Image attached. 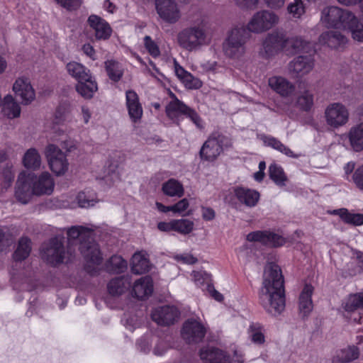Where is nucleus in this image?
Listing matches in <instances>:
<instances>
[{"mask_svg":"<svg viewBox=\"0 0 363 363\" xmlns=\"http://www.w3.org/2000/svg\"><path fill=\"white\" fill-rule=\"evenodd\" d=\"M284 282L280 267L274 263H268L264 268L259 300L265 311L272 315H279L285 308Z\"/></svg>","mask_w":363,"mask_h":363,"instance_id":"f257e3e1","label":"nucleus"},{"mask_svg":"<svg viewBox=\"0 0 363 363\" xmlns=\"http://www.w3.org/2000/svg\"><path fill=\"white\" fill-rule=\"evenodd\" d=\"M179 45L189 51H197L211 43V34L204 18L197 20L194 24L184 28L177 34Z\"/></svg>","mask_w":363,"mask_h":363,"instance_id":"f03ea898","label":"nucleus"},{"mask_svg":"<svg viewBox=\"0 0 363 363\" xmlns=\"http://www.w3.org/2000/svg\"><path fill=\"white\" fill-rule=\"evenodd\" d=\"M250 38V33L245 27L232 29L223 43L225 55L233 59L242 57L246 52V43Z\"/></svg>","mask_w":363,"mask_h":363,"instance_id":"7ed1b4c3","label":"nucleus"},{"mask_svg":"<svg viewBox=\"0 0 363 363\" xmlns=\"http://www.w3.org/2000/svg\"><path fill=\"white\" fill-rule=\"evenodd\" d=\"M232 146L231 139L219 132L212 133L202 145L200 157L208 162L216 160L225 148Z\"/></svg>","mask_w":363,"mask_h":363,"instance_id":"20e7f679","label":"nucleus"},{"mask_svg":"<svg viewBox=\"0 0 363 363\" xmlns=\"http://www.w3.org/2000/svg\"><path fill=\"white\" fill-rule=\"evenodd\" d=\"M172 101L166 106L167 117L177 124L179 123L180 118L184 116L189 118L197 128H203V121L196 111L179 100L174 94L172 95Z\"/></svg>","mask_w":363,"mask_h":363,"instance_id":"39448f33","label":"nucleus"},{"mask_svg":"<svg viewBox=\"0 0 363 363\" xmlns=\"http://www.w3.org/2000/svg\"><path fill=\"white\" fill-rule=\"evenodd\" d=\"M279 23V16L269 10H261L254 13L246 27L249 33L260 34L269 30Z\"/></svg>","mask_w":363,"mask_h":363,"instance_id":"423d86ee","label":"nucleus"},{"mask_svg":"<svg viewBox=\"0 0 363 363\" xmlns=\"http://www.w3.org/2000/svg\"><path fill=\"white\" fill-rule=\"evenodd\" d=\"M354 19V14L337 6H328L323 9L321 21L328 27L346 29L349 21Z\"/></svg>","mask_w":363,"mask_h":363,"instance_id":"0eeeda50","label":"nucleus"},{"mask_svg":"<svg viewBox=\"0 0 363 363\" xmlns=\"http://www.w3.org/2000/svg\"><path fill=\"white\" fill-rule=\"evenodd\" d=\"M286 35L283 31L275 30L269 33L262 40L259 51V55L269 58L285 50Z\"/></svg>","mask_w":363,"mask_h":363,"instance_id":"6e6552de","label":"nucleus"},{"mask_svg":"<svg viewBox=\"0 0 363 363\" xmlns=\"http://www.w3.org/2000/svg\"><path fill=\"white\" fill-rule=\"evenodd\" d=\"M79 250L86 262V269L89 272L91 273L95 267L101 264L103 257L99 245L91 236L87 240L81 242Z\"/></svg>","mask_w":363,"mask_h":363,"instance_id":"1a4fd4ad","label":"nucleus"},{"mask_svg":"<svg viewBox=\"0 0 363 363\" xmlns=\"http://www.w3.org/2000/svg\"><path fill=\"white\" fill-rule=\"evenodd\" d=\"M325 122L328 126L336 129L345 125L349 120V111L341 103H332L325 110Z\"/></svg>","mask_w":363,"mask_h":363,"instance_id":"9d476101","label":"nucleus"},{"mask_svg":"<svg viewBox=\"0 0 363 363\" xmlns=\"http://www.w3.org/2000/svg\"><path fill=\"white\" fill-rule=\"evenodd\" d=\"M66 254L62 239L59 238L51 239L42 249V257L52 265L63 262Z\"/></svg>","mask_w":363,"mask_h":363,"instance_id":"9b49d317","label":"nucleus"},{"mask_svg":"<svg viewBox=\"0 0 363 363\" xmlns=\"http://www.w3.org/2000/svg\"><path fill=\"white\" fill-rule=\"evenodd\" d=\"M206 329L203 324L194 318L186 320L182 325L181 336L189 344H196L205 337Z\"/></svg>","mask_w":363,"mask_h":363,"instance_id":"f8f14e48","label":"nucleus"},{"mask_svg":"<svg viewBox=\"0 0 363 363\" xmlns=\"http://www.w3.org/2000/svg\"><path fill=\"white\" fill-rule=\"evenodd\" d=\"M33 180V174L21 172L18 175L15 188V198L22 204H27L35 195Z\"/></svg>","mask_w":363,"mask_h":363,"instance_id":"ddd939ff","label":"nucleus"},{"mask_svg":"<svg viewBox=\"0 0 363 363\" xmlns=\"http://www.w3.org/2000/svg\"><path fill=\"white\" fill-rule=\"evenodd\" d=\"M46 154L51 170L57 175L61 176L68 170L69 163L66 155L55 145H49Z\"/></svg>","mask_w":363,"mask_h":363,"instance_id":"4468645a","label":"nucleus"},{"mask_svg":"<svg viewBox=\"0 0 363 363\" xmlns=\"http://www.w3.org/2000/svg\"><path fill=\"white\" fill-rule=\"evenodd\" d=\"M159 16L168 23H175L181 18V11L175 0H155Z\"/></svg>","mask_w":363,"mask_h":363,"instance_id":"2eb2a0df","label":"nucleus"},{"mask_svg":"<svg viewBox=\"0 0 363 363\" xmlns=\"http://www.w3.org/2000/svg\"><path fill=\"white\" fill-rule=\"evenodd\" d=\"M247 240L250 242H257L270 247H280L285 243V239L281 235L269 230H257L250 233L247 235Z\"/></svg>","mask_w":363,"mask_h":363,"instance_id":"dca6fc26","label":"nucleus"},{"mask_svg":"<svg viewBox=\"0 0 363 363\" xmlns=\"http://www.w3.org/2000/svg\"><path fill=\"white\" fill-rule=\"evenodd\" d=\"M314 67V59L311 55H299L288 65L289 73L294 77H302L309 74Z\"/></svg>","mask_w":363,"mask_h":363,"instance_id":"f3484780","label":"nucleus"},{"mask_svg":"<svg viewBox=\"0 0 363 363\" xmlns=\"http://www.w3.org/2000/svg\"><path fill=\"white\" fill-rule=\"evenodd\" d=\"M152 319L160 325L168 326L174 324L179 317V311L174 306H164L156 308L152 312Z\"/></svg>","mask_w":363,"mask_h":363,"instance_id":"a211bd4d","label":"nucleus"},{"mask_svg":"<svg viewBox=\"0 0 363 363\" xmlns=\"http://www.w3.org/2000/svg\"><path fill=\"white\" fill-rule=\"evenodd\" d=\"M13 90L16 97L21 99V104L28 105L35 97L34 89L28 78L21 77L16 80L13 86Z\"/></svg>","mask_w":363,"mask_h":363,"instance_id":"6ab92c4d","label":"nucleus"},{"mask_svg":"<svg viewBox=\"0 0 363 363\" xmlns=\"http://www.w3.org/2000/svg\"><path fill=\"white\" fill-rule=\"evenodd\" d=\"M32 185L35 195H50L54 191L55 181L50 173L45 172L38 177L33 174Z\"/></svg>","mask_w":363,"mask_h":363,"instance_id":"aec40b11","label":"nucleus"},{"mask_svg":"<svg viewBox=\"0 0 363 363\" xmlns=\"http://www.w3.org/2000/svg\"><path fill=\"white\" fill-rule=\"evenodd\" d=\"M89 26L94 30L98 40H106L111 36L112 30L109 24L96 15H91L88 18Z\"/></svg>","mask_w":363,"mask_h":363,"instance_id":"412c9836","label":"nucleus"},{"mask_svg":"<svg viewBox=\"0 0 363 363\" xmlns=\"http://www.w3.org/2000/svg\"><path fill=\"white\" fill-rule=\"evenodd\" d=\"M126 106L128 115L134 123L139 121L143 116V108L135 91L128 90L125 92Z\"/></svg>","mask_w":363,"mask_h":363,"instance_id":"4be33fe9","label":"nucleus"},{"mask_svg":"<svg viewBox=\"0 0 363 363\" xmlns=\"http://www.w3.org/2000/svg\"><path fill=\"white\" fill-rule=\"evenodd\" d=\"M131 284L129 275H123L111 279L107 284L108 294L112 296H120L127 292Z\"/></svg>","mask_w":363,"mask_h":363,"instance_id":"5701e85b","label":"nucleus"},{"mask_svg":"<svg viewBox=\"0 0 363 363\" xmlns=\"http://www.w3.org/2000/svg\"><path fill=\"white\" fill-rule=\"evenodd\" d=\"M153 291V284L150 277H143L136 280L132 288V295L138 299L148 298Z\"/></svg>","mask_w":363,"mask_h":363,"instance_id":"b1692460","label":"nucleus"},{"mask_svg":"<svg viewBox=\"0 0 363 363\" xmlns=\"http://www.w3.org/2000/svg\"><path fill=\"white\" fill-rule=\"evenodd\" d=\"M268 84L274 91L282 96H289L295 90L294 85L282 77L274 76L269 79Z\"/></svg>","mask_w":363,"mask_h":363,"instance_id":"393cba45","label":"nucleus"},{"mask_svg":"<svg viewBox=\"0 0 363 363\" xmlns=\"http://www.w3.org/2000/svg\"><path fill=\"white\" fill-rule=\"evenodd\" d=\"M233 191L237 199L247 207H254L259 201V194L255 190L243 187H235Z\"/></svg>","mask_w":363,"mask_h":363,"instance_id":"a878e982","label":"nucleus"},{"mask_svg":"<svg viewBox=\"0 0 363 363\" xmlns=\"http://www.w3.org/2000/svg\"><path fill=\"white\" fill-rule=\"evenodd\" d=\"M177 77L182 82L184 86L189 89H197L201 87L202 82L194 77L190 72L186 71L177 62L174 63Z\"/></svg>","mask_w":363,"mask_h":363,"instance_id":"bb28decb","label":"nucleus"},{"mask_svg":"<svg viewBox=\"0 0 363 363\" xmlns=\"http://www.w3.org/2000/svg\"><path fill=\"white\" fill-rule=\"evenodd\" d=\"M200 357L205 363H230L228 357L221 350L213 347L201 349Z\"/></svg>","mask_w":363,"mask_h":363,"instance_id":"cd10ccee","label":"nucleus"},{"mask_svg":"<svg viewBox=\"0 0 363 363\" xmlns=\"http://www.w3.org/2000/svg\"><path fill=\"white\" fill-rule=\"evenodd\" d=\"M313 291V287L306 284L300 294L298 308L300 314L303 317L307 316L313 310V306L311 299Z\"/></svg>","mask_w":363,"mask_h":363,"instance_id":"c85d7f7f","label":"nucleus"},{"mask_svg":"<svg viewBox=\"0 0 363 363\" xmlns=\"http://www.w3.org/2000/svg\"><path fill=\"white\" fill-rule=\"evenodd\" d=\"M75 87L77 93L86 99H91L94 93L98 90L97 84L91 74L89 79L77 82Z\"/></svg>","mask_w":363,"mask_h":363,"instance_id":"c756f323","label":"nucleus"},{"mask_svg":"<svg viewBox=\"0 0 363 363\" xmlns=\"http://www.w3.org/2000/svg\"><path fill=\"white\" fill-rule=\"evenodd\" d=\"M320 43L332 48H337L347 43V38L338 31L331 30L322 33L319 37Z\"/></svg>","mask_w":363,"mask_h":363,"instance_id":"7c9ffc66","label":"nucleus"},{"mask_svg":"<svg viewBox=\"0 0 363 363\" xmlns=\"http://www.w3.org/2000/svg\"><path fill=\"white\" fill-rule=\"evenodd\" d=\"M311 47L309 41L305 40L301 36L295 35L291 38L286 36L285 50L291 53H297L307 51Z\"/></svg>","mask_w":363,"mask_h":363,"instance_id":"2f4dec72","label":"nucleus"},{"mask_svg":"<svg viewBox=\"0 0 363 363\" xmlns=\"http://www.w3.org/2000/svg\"><path fill=\"white\" fill-rule=\"evenodd\" d=\"M66 69L68 74L74 78L77 82L89 79L91 73L90 70L82 64L72 61L67 64Z\"/></svg>","mask_w":363,"mask_h":363,"instance_id":"473e14b6","label":"nucleus"},{"mask_svg":"<svg viewBox=\"0 0 363 363\" xmlns=\"http://www.w3.org/2000/svg\"><path fill=\"white\" fill-rule=\"evenodd\" d=\"M150 262L145 255L142 252H135L131 259V270L135 274H141L148 272Z\"/></svg>","mask_w":363,"mask_h":363,"instance_id":"72a5a7b5","label":"nucleus"},{"mask_svg":"<svg viewBox=\"0 0 363 363\" xmlns=\"http://www.w3.org/2000/svg\"><path fill=\"white\" fill-rule=\"evenodd\" d=\"M162 192L170 197H182L184 194V186L182 183L175 179H169L162 186Z\"/></svg>","mask_w":363,"mask_h":363,"instance_id":"f704fd0d","label":"nucleus"},{"mask_svg":"<svg viewBox=\"0 0 363 363\" xmlns=\"http://www.w3.org/2000/svg\"><path fill=\"white\" fill-rule=\"evenodd\" d=\"M349 139L354 150L359 152L363 150V123L350 129L349 132Z\"/></svg>","mask_w":363,"mask_h":363,"instance_id":"c9c22d12","label":"nucleus"},{"mask_svg":"<svg viewBox=\"0 0 363 363\" xmlns=\"http://www.w3.org/2000/svg\"><path fill=\"white\" fill-rule=\"evenodd\" d=\"M262 139L266 145L272 147L289 157L297 158L298 157V155L294 154L289 147L286 146L280 140L274 137L264 135Z\"/></svg>","mask_w":363,"mask_h":363,"instance_id":"e433bc0d","label":"nucleus"},{"mask_svg":"<svg viewBox=\"0 0 363 363\" xmlns=\"http://www.w3.org/2000/svg\"><path fill=\"white\" fill-rule=\"evenodd\" d=\"M332 214L340 216L341 219L346 223L352 224L353 225H363L362 213H352L346 208H340L334 210L332 212Z\"/></svg>","mask_w":363,"mask_h":363,"instance_id":"4c0bfd02","label":"nucleus"},{"mask_svg":"<svg viewBox=\"0 0 363 363\" xmlns=\"http://www.w3.org/2000/svg\"><path fill=\"white\" fill-rule=\"evenodd\" d=\"M23 163L26 168L38 169L41 164V157L38 150L35 148L28 149L23 158Z\"/></svg>","mask_w":363,"mask_h":363,"instance_id":"58836bf2","label":"nucleus"},{"mask_svg":"<svg viewBox=\"0 0 363 363\" xmlns=\"http://www.w3.org/2000/svg\"><path fill=\"white\" fill-rule=\"evenodd\" d=\"M92 235V231L83 226H73L67 230V238L69 241L79 240V246L82 241L87 240Z\"/></svg>","mask_w":363,"mask_h":363,"instance_id":"ea45409f","label":"nucleus"},{"mask_svg":"<svg viewBox=\"0 0 363 363\" xmlns=\"http://www.w3.org/2000/svg\"><path fill=\"white\" fill-rule=\"evenodd\" d=\"M3 111L6 116L10 118H17L21 114V107L13 97L7 95L4 99Z\"/></svg>","mask_w":363,"mask_h":363,"instance_id":"a19ab883","label":"nucleus"},{"mask_svg":"<svg viewBox=\"0 0 363 363\" xmlns=\"http://www.w3.org/2000/svg\"><path fill=\"white\" fill-rule=\"evenodd\" d=\"M345 311L353 312L363 308V293L350 295L342 303Z\"/></svg>","mask_w":363,"mask_h":363,"instance_id":"79ce46f5","label":"nucleus"},{"mask_svg":"<svg viewBox=\"0 0 363 363\" xmlns=\"http://www.w3.org/2000/svg\"><path fill=\"white\" fill-rule=\"evenodd\" d=\"M31 241L26 237L21 238L18 241L17 249L13 254L16 261H22L27 258L31 251Z\"/></svg>","mask_w":363,"mask_h":363,"instance_id":"37998d69","label":"nucleus"},{"mask_svg":"<svg viewBox=\"0 0 363 363\" xmlns=\"http://www.w3.org/2000/svg\"><path fill=\"white\" fill-rule=\"evenodd\" d=\"M359 350L355 346H350L340 350L334 358V361L340 363H347L356 359L359 357Z\"/></svg>","mask_w":363,"mask_h":363,"instance_id":"c03bdc74","label":"nucleus"},{"mask_svg":"<svg viewBox=\"0 0 363 363\" xmlns=\"http://www.w3.org/2000/svg\"><path fill=\"white\" fill-rule=\"evenodd\" d=\"M106 270L111 273L119 274L127 269V262L121 256H112L106 264Z\"/></svg>","mask_w":363,"mask_h":363,"instance_id":"a18cd8bd","label":"nucleus"},{"mask_svg":"<svg viewBox=\"0 0 363 363\" xmlns=\"http://www.w3.org/2000/svg\"><path fill=\"white\" fill-rule=\"evenodd\" d=\"M269 175L270 179L278 186H284L287 181V177L285 174L281 167L272 164L269 167Z\"/></svg>","mask_w":363,"mask_h":363,"instance_id":"49530a36","label":"nucleus"},{"mask_svg":"<svg viewBox=\"0 0 363 363\" xmlns=\"http://www.w3.org/2000/svg\"><path fill=\"white\" fill-rule=\"evenodd\" d=\"M346 29L350 30L354 40L363 41V18L359 20L355 16L354 19L349 21Z\"/></svg>","mask_w":363,"mask_h":363,"instance_id":"de8ad7c7","label":"nucleus"},{"mask_svg":"<svg viewBox=\"0 0 363 363\" xmlns=\"http://www.w3.org/2000/svg\"><path fill=\"white\" fill-rule=\"evenodd\" d=\"M106 70L109 78L114 81L118 82L123 76V69L121 65L114 61L108 60L105 62Z\"/></svg>","mask_w":363,"mask_h":363,"instance_id":"09e8293b","label":"nucleus"},{"mask_svg":"<svg viewBox=\"0 0 363 363\" xmlns=\"http://www.w3.org/2000/svg\"><path fill=\"white\" fill-rule=\"evenodd\" d=\"M286 10L294 18H300L306 12L303 0H293L288 4Z\"/></svg>","mask_w":363,"mask_h":363,"instance_id":"8fccbe9b","label":"nucleus"},{"mask_svg":"<svg viewBox=\"0 0 363 363\" xmlns=\"http://www.w3.org/2000/svg\"><path fill=\"white\" fill-rule=\"evenodd\" d=\"M297 106L303 111H309L313 105V95L308 91L301 92L297 98Z\"/></svg>","mask_w":363,"mask_h":363,"instance_id":"3c124183","label":"nucleus"},{"mask_svg":"<svg viewBox=\"0 0 363 363\" xmlns=\"http://www.w3.org/2000/svg\"><path fill=\"white\" fill-rule=\"evenodd\" d=\"M194 222L189 219L174 220V231L182 235L189 234L194 229Z\"/></svg>","mask_w":363,"mask_h":363,"instance_id":"603ef678","label":"nucleus"},{"mask_svg":"<svg viewBox=\"0 0 363 363\" xmlns=\"http://www.w3.org/2000/svg\"><path fill=\"white\" fill-rule=\"evenodd\" d=\"M250 335L253 342L261 344L264 341V337L262 333L261 326L259 324H252L250 327Z\"/></svg>","mask_w":363,"mask_h":363,"instance_id":"864d4df0","label":"nucleus"},{"mask_svg":"<svg viewBox=\"0 0 363 363\" xmlns=\"http://www.w3.org/2000/svg\"><path fill=\"white\" fill-rule=\"evenodd\" d=\"M144 44L149 54L153 57H157L160 55L158 45L150 36L146 35L144 38Z\"/></svg>","mask_w":363,"mask_h":363,"instance_id":"5fc2aeb1","label":"nucleus"},{"mask_svg":"<svg viewBox=\"0 0 363 363\" xmlns=\"http://www.w3.org/2000/svg\"><path fill=\"white\" fill-rule=\"evenodd\" d=\"M352 179L357 187L363 191V164L355 169Z\"/></svg>","mask_w":363,"mask_h":363,"instance_id":"6e6d98bb","label":"nucleus"},{"mask_svg":"<svg viewBox=\"0 0 363 363\" xmlns=\"http://www.w3.org/2000/svg\"><path fill=\"white\" fill-rule=\"evenodd\" d=\"M77 200L79 206L82 208H87L94 204V201L89 199L84 192L79 193L77 196Z\"/></svg>","mask_w":363,"mask_h":363,"instance_id":"4d7b16f0","label":"nucleus"},{"mask_svg":"<svg viewBox=\"0 0 363 363\" xmlns=\"http://www.w3.org/2000/svg\"><path fill=\"white\" fill-rule=\"evenodd\" d=\"M12 242L11 235L0 229V250H3L5 247L11 245Z\"/></svg>","mask_w":363,"mask_h":363,"instance_id":"13d9d810","label":"nucleus"},{"mask_svg":"<svg viewBox=\"0 0 363 363\" xmlns=\"http://www.w3.org/2000/svg\"><path fill=\"white\" fill-rule=\"evenodd\" d=\"M61 6L67 10H75L81 4L80 0H55Z\"/></svg>","mask_w":363,"mask_h":363,"instance_id":"bf43d9fd","label":"nucleus"},{"mask_svg":"<svg viewBox=\"0 0 363 363\" xmlns=\"http://www.w3.org/2000/svg\"><path fill=\"white\" fill-rule=\"evenodd\" d=\"M189 206V201L186 199H183L178 201L174 205L171 206L172 211L174 213H183Z\"/></svg>","mask_w":363,"mask_h":363,"instance_id":"052dcab7","label":"nucleus"},{"mask_svg":"<svg viewBox=\"0 0 363 363\" xmlns=\"http://www.w3.org/2000/svg\"><path fill=\"white\" fill-rule=\"evenodd\" d=\"M240 7L248 9H254L257 6L259 0H234Z\"/></svg>","mask_w":363,"mask_h":363,"instance_id":"680f3d73","label":"nucleus"},{"mask_svg":"<svg viewBox=\"0 0 363 363\" xmlns=\"http://www.w3.org/2000/svg\"><path fill=\"white\" fill-rule=\"evenodd\" d=\"M176 260L184 264H193L197 262V258L191 254L177 255L175 256Z\"/></svg>","mask_w":363,"mask_h":363,"instance_id":"e2e57ef3","label":"nucleus"},{"mask_svg":"<svg viewBox=\"0 0 363 363\" xmlns=\"http://www.w3.org/2000/svg\"><path fill=\"white\" fill-rule=\"evenodd\" d=\"M266 6L271 9H279L282 8L286 0H263Z\"/></svg>","mask_w":363,"mask_h":363,"instance_id":"0e129e2a","label":"nucleus"},{"mask_svg":"<svg viewBox=\"0 0 363 363\" xmlns=\"http://www.w3.org/2000/svg\"><path fill=\"white\" fill-rule=\"evenodd\" d=\"M202 218L205 220H212L216 216L215 211L209 207H203L201 208Z\"/></svg>","mask_w":363,"mask_h":363,"instance_id":"69168bd1","label":"nucleus"},{"mask_svg":"<svg viewBox=\"0 0 363 363\" xmlns=\"http://www.w3.org/2000/svg\"><path fill=\"white\" fill-rule=\"evenodd\" d=\"M169 347L167 343L163 340H160L154 349V354L156 355L163 354Z\"/></svg>","mask_w":363,"mask_h":363,"instance_id":"338daca9","label":"nucleus"},{"mask_svg":"<svg viewBox=\"0 0 363 363\" xmlns=\"http://www.w3.org/2000/svg\"><path fill=\"white\" fill-rule=\"evenodd\" d=\"M174 220L169 222H160L157 224V228L162 232L174 231Z\"/></svg>","mask_w":363,"mask_h":363,"instance_id":"774afa93","label":"nucleus"}]
</instances>
